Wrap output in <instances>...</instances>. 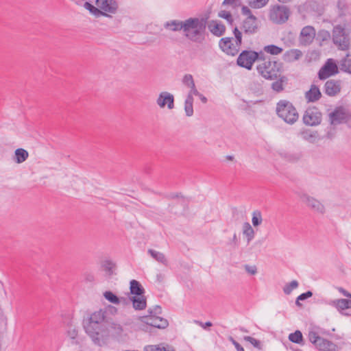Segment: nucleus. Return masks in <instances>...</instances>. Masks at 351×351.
<instances>
[{"label":"nucleus","instance_id":"57","mask_svg":"<svg viewBox=\"0 0 351 351\" xmlns=\"http://www.w3.org/2000/svg\"><path fill=\"white\" fill-rule=\"evenodd\" d=\"M338 291H339L341 293H342L344 296L351 298V293H350L349 292H348V291H347L346 290H345L343 288H342V287H339V288H338Z\"/></svg>","mask_w":351,"mask_h":351},{"label":"nucleus","instance_id":"53","mask_svg":"<svg viewBox=\"0 0 351 351\" xmlns=\"http://www.w3.org/2000/svg\"><path fill=\"white\" fill-rule=\"evenodd\" d=\"M229 340L234 346L237 351H245L244 348L233 337H230Z\"/></svg>","mask_w":351,"mask_h":351},{"label":"nucleus","instance_id":"32","mask_svg":"<svg viewBox=\"0 0 351 351\" xmlns=\"http://www.w3.org/2000/svg\"><path fill=\"white\" fill-rule=\"evenodd\" d=\"M287 77L284 75L280 76L279 79L277 81L272 83L271 88L274 90L278 93L281 92L284 89V84H287Z\"/></svg>","mask_w":351,"mask_h":351},{"label":"nucleus","instance_id":"52","mask_svg":"<svg viewBox=\"0 0 351 351\" xmlns=\"http://www.w3.org/2000/svg\"><path fill=\"white\" fill-rule=\"evenodd\" d=\"M67 333L71 339H75L77 335V330L75 327H70Z\"/></svg>","mask_w":351,"mask_h":351},{"label":"nucleus","instance_id":"28","mask_svg":"<svg viewBox=\"0 0 351 351\" xmlns=\"http://www.w3.org/2000/svg\"><path fill=\"white\" fill-rule=\"evenodd\" d=\"M208 27L212 34L217 36H221L225 32V26L217 21H212Z\"/></svg>","mask_w":351,"mask_h":351},{"label":"nucleus","instance_id":"12","mask_svg":"<svg viewBox=\"0 0 351 351\" xmlns=\"http://www.w3.org/2000/svg\"><path fill=\"white\" fill-rule=\"evenodd\" d=\"M338 73V67L332 59H328L318 73L320 80H325Z\"/></svg>","mask_w":351,"mask_h":351},{"label":"nucleus","instance_id":"21","mask_svg":"<svg viewBox=\"0 0 351 351\" xmlns=\"http://www.w3.org/2000/svg\"><path fill=\"white\" fill-rule=\"evenodd\" d=\"M302 55V52L300 49H293L287 51L283 54L282 59L287 62H292L301 58Z\"/></svg>","mask_w":351,"mask_h":351},{"label":"nucleus","instance_id":"15","mask_svg":"<svg viewBox=\"0 0 351 351\" xmlns=\"http://www.w3.org/2000/svg\"><path fill=\"white\" fill-rule=\"evenodd\" d=\"M140 321L146 325L157 328L159 329L166 328L168 325V321L161 317H140Z\"/></svg>","mask_w":351,"mask_h":351},{"label":"nucleus","instance_id":"34","mask_svg":"<svg viewBox=\"0 0 351 351\" xmlns=\"http://www.w3.org/2000/svg\"><path fill=\"white\" fill-rule=\"evenodd\" d=\"M263 50L265 52L274 56L281 53L283 51L282 48L279 47L275 45H269L265 46Z\"/></svg>","mask_w":351,"mask_h":351},{"label":"nucleus","instance_id":"62","mask_svg":"<svg viewBox=\"0 0 351 351\" xmlns=\"http://www.w3.org/2000/svg\"><path fill=\"white\" fill-rule=\"evenodd\" d=\"M346 304L348 306V308H351V300L346 299Z\"/></svg>","mask_w":351,"mask_h":351},{"label":"nucleus","instance_id":"27","mask_svg":"<svg viewBox=\"0 0 351 351\" xmlns=\"http://www.w3.org/2000/svg\"><path fill=\"white\" fill-rule=\"evenodd\" d=\"M29 156V154L27 151L23 148H18L14 152V156L13 158V160L18 163H22L25 161Z\"/></svg>","mask_w":351,"mask_h":351},{"label":"nucleus","instance_id":"46","mask_svg":"<svg viewBox=\"0 0 351 351\" xmlns=\"http://www.w3.org/2000/svg\"><path fill=\"white\" fill-rule=\"evenodd\" d=\"M233 34L234 36V43H237L239 47H241L242 44V33L241 31L238 29L237 27H235L233 30Z\"/></svg>","mask_w":351,"mask_h":351},{"label":"nucleus","instance_id":"35","mask_svg":"<svg viewBox=\"0 0 351 351\" xmlns=\"http://www.w3.org/2000/svg\"><path fill=\"white\" fill-rule=\"evenodd\" d=\"M331 306H335L338 311L348 309L346 299H337L330 302Z\"/></svg>","mask_w":351,"mask_h":351},{"label":"nucleus","instance_id":"1","mask_svg":"<svg viewBox=\"0 0 351 351\" xmlns=\"http://www.w3.org/2000/svg\"><path fill=\"white\" fill-rule=\"evenodd\" d=\"M207 18L191 17L184 20V35L194 43H200L204 40Z\"/></svg>","mask_w":351,"mask_h":351},{"label":"nucleus","instance_id":"29","mask_svg":"<svg viewBox=\"0 0 351 351\" xmlns=\"http://www.w3.org/2000/svg\"><path fill=\"white\" fill-rule=\"evenodd\" d=\"M301 138L311 143H314L317 138V132L310 130H304L300 133Z\"/></svg>","mask_w":351,"mask_h":351},{"label":"nucleus","instance_id":"60","mask_svg":"<svg viewBox=\"0 0 351 351\" xmlns=\"http://www.w3.org/2000/svg\"><path fill=\"white\" fill-rule=\"evenodd\" d=\"M185 103L193 104V96L191 95V94H187Z\"/></svg>","mask_w":351,"mask_h":351},{"label":"nucleus","instance_id":"37","mask_svg":"<svg viewBox=\"0 0 351 351\" xmlns=\"http://www.w3.org/2000/svg\"><path fill=\"white\" fill-rule=\"evenodd\" d=\"M104 297L106 300H107L110 303L114 304H119L120 300L119 298L114 293L110 291H106L104 293Z\"/></svg>","mask_w":351,"mask_h":351},{"label":"nucleus","instance_id":"36","mask_svg":"<svg viewBox=\"0 0 351 351\" xmlns=\"http://www.w3.org/2000/svg\"><path fill=\"white\" fill-rule=\"evenodd\" d=\"M102 267L104 270L106 271V275L112 276L114 274V271L115 269L116 265L115 264L110 261H106L102 264Z\"/></svg>","mask_w":351,"mask_h":351},{"label":"nucleus","instance_id":"42","mask_svg":"<svg viewBox=\"0 0 351 351\" xmlns=\"http://www.w3.org/2000/svg\"><path fill=\"white\" fill-rule=\"evenodd\" d=\"M269 0H247L249 5L255 9H258L264 7Z\"/></svg>","mask_w":351,"mask_h":351},{"label":"nucleus","instance_id":"41","mask_svg":"<svg viewBox=\"0 0 351 351\" xmlns=\"http://www.w3.org/2000/svg\"><path fill=\"white\" fill-rule=\"evenodd\" d=\"M298 282L295 280H292L291 282L286 284L283 287V291L286 295H289L293 289L298 287Z\"/></svg>","mask_w":351,"mask_h":351},{"label":"nucleus","instance_id":"47","mask_svg":"<svg viewBox=\"0 0 351 351\" xmlns=\"http://www.w3.org/2000/svg\"><path fill=\"white\" fill-rule=\"evenodd\" d=\"M313 295V293L311 291H308L305 293L300 294L296 299L295 304L298 306H301L300 300H305L307 298H311Z\"/></svg>","mask_w":351,"mask_h":351},{"label":"nucleus","instance_id":"14","mask_svg":"<svg viewBox=\"0 0 351 351\" xmlns=\"http://www.w3.org/2000/svg\"><path fill=\"white\" fill-rule=\"evenodd\" d=\"M156 104L160 108L167 106L169 110H172L174 108V96L167 91L161 92L156 99Z\"/></svg>","mask_w":351,"mask_h":351},{"label":"nucleus","instance_id":"9","mask_svg":"<svg viewBox=\"0 0 351 351\" xmlns=\"http://www.w3.org/2000/svg\"><path fill=\"white\" fill-rule=\"evenodd\" d=\"M257 58V52L252 50H244L239 54L237 62L239 66L250 70Z\"/></svg>","mask_w":351,"mask_h":351},{"label":"nucleus","instance_id":"11","mask_svg":"<svg viewBox=\"0 0 351 351\" xmlns=\"http://www.w3.org/2000/svg\"><path fill=\"white\" fill-rule=\"evenodd\" d=\"M219 47L228 55L235 56L239 51L240 47L234 43L233 38H223L219 41Z\"/></svg>","mask_w":351,"mask_h":351},{"label":"nucleus","instance_id":"7","mask_svg":"<svg viewBox=\"0 0 351 351\" xmlns=\"http://www.w3.org/2000/svg\"><path fill=\"white\" fill-rule=\"evenodd\" d=\"M330 121L332 125L346 123L351 128V114L343 108H337L329 114Z\"/></svg>","mask_w":351,"mask_h":351},{"label":"nucleus","instance_id":"33","mask_svg":"<svg viewBox=\"0 0 351 351\" xmlns=\"http://www.w3.org/2000/svg\"><path fill=\"white\" fill-rule=\"evenodd\" d=\"M84 7L96 17H99L101 16H108L107 14L100 10L99 8L95 7L88 2H85Z\"/></svg>","mask_w":351,"mask_h":351},{"label":"nucleus","instance_id":"58","mask_svg":"<svg viewBox=\"0 0 351 351\" xmlns=\"http://www.w3.org/2000/svg\"><path fill=\"white\" fill-rule=\"evenodd\" d=\"M267 60L268 59H267L265 57V55L264 53H263L262 52L261 53H258V58L256 59V60L258 61V63L260 62H262L263 60Z\"/></svg>","mask_w":351,"mask_h":351},{"label":"nucleus","instance_id":"22","mask_svg":"<svg viewBox=\"0 0 351 351\" xmlns=\"http://www.w3.org/2000/svg\"><path fill=\"white\" fill-rule=\"evenodd\" d=\"M129 300L132 303V306L135 310H143L146 308L147 302L144 295L130 296Z\"/></svg>","mask_w":351,"mask_h":351},{"label":"nucleus","instance_id":"63","mask_svg":"<svg viewBox=\"0 0 351 351\" xmlns=\"http://www.w3.org/2000/svg\"><path fill=\"white\" fill-rule=\"evenodd\" d=\"M237 241V234H234L233 235V238H232V241L236 243Z\"/></svg>","mask_w":351,"mask_h":351},{"label":"nucleus","instance_id":"40","mask_svg":"<svg viewBox=\"0 0 351 351\" xmlns=\"http://www.w3.org/2000/svg\"><path fill=\"white\" fill-rule=\"evenodd\" d=\"M147 313L148 314L144 317H159V315L162 314V308L158 305H156L152 308H149L147 311Z\"/></svg>","mask_w":351,"mask_h":351},{"label":"nucleus","instance_id":"50","mask_svg":"<svg viewBox=\"0 0 351 351\" xmlns=\"http://www.w3.org/2000/svg\"><path fill=\"white\" fill-rule=\"evenodd\" d=\"M223 5H230L232 8H236L240 5L239 0H224L223 1Z\"/></svg>","mask_w":351,"mask_h":351},{"label":"nucleus","instance_id":"23","mask_svg":"<svg viewBox=\"0 0 351 351\" xmlns=\"http://www.w3.org/2000/svg\"><path fill=\"white\" fill-rule=\"evenodd\" d=\"M321 92L317 86L311 85V88L305 93V98L308 102H315L321 97Z\"/></svg>","mask_w":351,"mask_h":351},{"label":"nucleus","instance_id":"6","mask_svg":"<svg viewBox=\"0 0 351 351\" xmlns=\"http://www.w3.org/2000/svg\"><path fill=\"white\" fill-rule=\"evenodd\" d=\"M290 12L285 5H274L269 11V19L275 23L282 24L285 23L289 16Z\"/></svg>","mask_w":351,"mask_h":351},{"label":"nucleus","instance_id":"10","mask_svg":"<svg viewBox=\"0 0 351 351\" xmlns=\"http://www.w3.org/2000/svg\"><path fill=\"white\" fill-rule=\"evenodd\" d=\"M303 123L309 126H315L322 121V113L318 108H308L306 110L302 117Z\"/></svg>","mask_w":351,"mask_h":351},{"label":"nucleus","instance_id":"2","mask_svg":"<svg viewBox=\"0 0 351 351\" xmlns=\"http://www.w3.org/2000/svg\"><path fill=\"white\" fill-rule=\"evenodd\" d=\"M106 311L101 309L95 311L90 315L88 324L84 326L86 332L90 336L93 341L100 346L104 343L100 332L102 324L106 318Z\"/></svg>","mask_w":351,"mask_h":351},{"label":"nucleus","instance_id":"48","mask_svg":"<svg viewBox=\"0 0 351 351\" xmlns=\"http://www.w3.org/2000/svg\"><path fill=\"white\" fill-rule=\"evenodd\" d=\"M219 16L223 19H226L230 23L232 22V14L226 10H221L219 12Z\"/></svg>","mask_w":351,"mask_h":351},{"label":"nucleus","instance_id":"61","mask_svg":"<svg viewBox=\"0 0 351 351\" xmlns=\"http://www.w3.org/2000/svg\"><path fill=\"white\" fill-rule=\"evenodd\" d=\"M197 97H199V98L200 99V100L204 103V104H206L207 102V98L204 96L202 94L199 93V95H198Z\"/></svg>","mask_w":351,"mask_h":351},{"label":"nucleus","instance_id":"44","mask_svg":"<svg viewBox=\"0 0 351 351\" xmlns=\"http://www.w3.org/2000/svg\"><path fill=\"white\" fill-rule=\"evenodd\" d=\"M182 82L183 84L187 86L188 88L195 84L193 77L191 74L184 75Z\"/></svg>","mask_w":351,"mask_h":351},{"label":"nucleus","instance_id":"64","mask_svg":"<svg viewBox=\"0 0 351 351\" xmlns=\"http://www.w3.org/2000/svg\"><path fill=\"white\" fill-rule=\"evenodd\" d=\"M240 330L243 332H248V331L246 329H245L244 328H241Z\"/></svg>","mask_w":351,"mask_h":351},{"label":"nucleus","instance_id":"43","mask_svg":"<svg viewBox=\"0 0 351 351\" xmlns=\"http://www.w3.org/2000/svg\"><path fill=\"white\" fill-rule=\"evenodd\" d=\"M112 332L117 337H121L123 332V328L121 325L117 323H112L110 326Z\"/></svg>","mask_w":351,"mask_h":351},{"label":"nucleus","instance_id":"8","mask_svg":"<svg viewBox=\"0 0 351 351\" xmlns=\"http://www.w3.org/2000/svg\"><path fill=\"white\" fill-rule=\"evenodd\" d=\"M334 43L341 50H346L349 47V38L345 29L340 25L335 26L332 32Z\"/></svg>","mask_w":351,"mask_h":351},{"label":"nucleus","instance_id":"31","mask_svg":"<svg viewBox=\"0 0 351 351\" xmlns=\"http://www.w3.org/2000/svg\"><path fill=\"white\" fill-rule=\"evenodd\" d=\"M243 234L246 237L247 243H250L254 237L255 232L248 222L243 224Z\"/></svg>","mask_w":351,"mask_h":351},{"label":"nucleus","instance_id":"16","mask_svg":"<svg viewBox=\"0 0 351 351\" xmlns=\"http://www.w3.org/2000/svg\"><path fill=\"white\" fill-rule=\"evenodd\" d=\"M241 29L245 34H254L257 32L258 29V19L255 16L246 17L243 21Z\"/></svg>","mask_w":351,"mask_h":351},{"label":"nucleus","instance_id":"24","mask_svg":"<svg viewBox=\"0 0 351 351\" xmlns=\"http://www.w3.org/2000/svg\"><path fill=\"white\" fill-rule=\"evenodd\" d=\"M147 254L150 255V256L154 259L158 263L162 264L163 265H168V260L162 252L159 251H156L153 249H149L147 250Z\"/></svg>","mask_w":351,"mask_h":351},{"label":"nucleus","instance_id":"5","mask_svg":"<svg viewBox=\"0 0 351 351\" xmlns=\"http://www.w3.org/2000/svg\"><path fill=\"white\" fill-rule=\"evenodd\" d=\"M280 70V64L276 61L263 60L258 63L257 71L263 77L267 80L276 79Z\"/></svg>","mask_w":351,"mask_h":351},{"label":"nucleus","instance_id":"39","mask_svg":"<svg viewBox=\"0 0 351 351\" xmlns=\"http://www.w3.org/2000/svg\"><path fill=\"white\" fill-rule=\"evenodd\" d=\"M289 339L293 343L300 344L303 341V336L300 330H296L289 335Z\"/></svg>","mask_w":351,"mask_h":351},{"label":"nucleus","instance_id":"17","mask_svg":"<svg viewBox=\"0 0 351 351\" xmlns=\"http://www.w3.org/2000/svg\"><path fill=\"white\" fill-rule=\"evenodd\" d=\"M95 3L99 10L104 13L114 14L118 8V4L115 0H96Z\"/></svg>","mask_w":351,"mask_h":351},{"label":"nucleus","instance_id":"13","mask_svg":"<svg viewBox=\"0 0 351 351\" xmlns=\"http://www.w3.org/2000/svg\"><path fill=\"white\" fill-rule=\"evenodd\" d=\"M301 200L306 204L307 206L313 209L314 211L324 214L326 212L324 205L318 199L309 196L308 195L304 194L301 196Z\"/></svg>","mask_w":351,"mask_h":351},{"label":"nucleus","instance_id":"38","mask_svg":"<svg viewBox=\"0 0 351 351\" xmlns=\"http://www.w3.org/2000/svg\"><path fill=\"white\" fill-rule=\"evenodd\" d=\"M263 222L261 212L256 210L252 213V223L254 227L260 226Z\"/></svg>","mask_w":351,"mask_h":351},{"label":"nucleus","instance_id":"19","mask_svg":"<svg viewBox=\"0 0 351 351\" xmlns=\"http://www.w3.org/2000/svg\"><path fill=\"white\" fill-rule=\"evenodd\" d=\"M341 91V84L339 81L334 80H328L324 85V93L330 97H334Z\"/></svg>","mask_w":351,"mask_h":351},{"label":"nucleus","instance_id":"25","mask_svg":"<svg viewBox=\"0 0 351 351\" xmlns=\"http://www.w3.org/2000/svg\"><path fill=\"white\" fill-rule=\"evenodd\" d=\"M143 351H176L175 349L165 343H160L158 345H147L143 348Z\"/></svg>","mask_w":351,"mask_h":351},{"label":"nucleus","instance_id":"18","mask_svg":"<svg viewBox=\"0 0 351 351\" xmlns=\"http://www.w3.org/2000/svg\"><path fill=\"white\" fill-rule=\"evenodd\" d=\"M315 36V29L312 26H306L300 32V42L303 45H308L313 42Z\"/></svg>","mask_w":351,"mask_h":351},{"label":"nucleus","instance_id":"26","mask_svg":"<svg viewBox=\"0 0 351 351\" xmlns=\"http://www.w3.org/2000/svg\"><path fill=\"white\" fill-rule=\"evenodd\" d=\"M130 293L134 295L133 296L141 295L145 293V289L141 285V283L136 280H132L130 281Z\"/></svg>","mask_w":351,"mask_h":351},{"label":"nucleus","instance_id":"49","mask_svg":"<svg viewBox=\"0 0 351 351\" xmlns=\"http://www.w3.org/2000/svg\"><path fill=\"white\" fill-rule=\"evenodd\" d=\"M184 111L187 117H191L193 114V104L184 102Z\"/></svg>","mask_w":351,"mask_h":351},{"label":"nucleus","instance_id":"45","mask_svg":"<svg viewBox=\"0 0 351 351\" xmlns=\"http://www.w3.org/2000/svg\"><path fill=\"white\" fill-rule=\"evenodd\" d=\"M243 339L247 342H250L251 344L254 346V347L261 350L262 349L261 343L259 340H257L250 336H245Z\"/></svg>","mask_w":351,"mask_h":351},{"label":"nucleus","instance_id":"55","mask_svg":"<svg viewBox=\"0 0 351 351\" xmlns=\"http://www.w3.org/2000/svg\"><path fill=\"white\" fill-rule=\"evenodd\" d=\"M190 88V90L189 91L188 94H191V95L193 96H198L199 95V92L196 88L195 84L189 87Z\"/></svg>","mask_w":351,"mask_h":351},{"label":"nucleus","instance_id":"54","mask_svg":"<svg viewBox=\"0 0 351 351\" xmlns=\"http://www.w3.org/2000/svg\"><path fill=\"white\" fill-rule=\"evenodd\" d=\"M241 13L246 16L247 17H250V16H254L252 14V12L250 10V9L247 7V6H245L243 5L241 8Z\"/></svg>","mask_w":351,"mask_h":351},{"label":"nucleus","instance_id":"4","mask_svg":"<svg viewBox=\"0 0 351 351\" xmlns=\"http://www.w3.org/2000/svg\"><path fill=\"white\" fill-rule=\"evenodd\" d=\"M321 328L313 326L309 329L308 338L314 346L320 351H339L337 345L320 337Z\"/></svg>","mask_w":351,"mask_h":351},{"label":"nucleus","instance_id":"20","mask_svg":"<svg viewBox=\"0 0 351 351\" xmlns=\"http://www.w3.org/2000/svg\"><path fill=\"white\" fill-rule=\"evenodd\" d=\"M184 21L171 20L165 22L163 25L164 28L170 32L184 31Z\"/></svg>","mask_w":351,"mask_h":351},{"label":"nucleus","instance_id":"30","mask_svg":"<svg viewBox=\"0 0 351 351\" xmlns=\"http://www.w3.org/2000/svg\"><path fill=\"white\" fill-rule=\"evenodd\" d=\"M341 70L351 73V53H348L339 62Z\"/></svg>","mask_w":351,"mask_h":351},{"label":"nucleus","instance_id":"51","mask_svg":"<svg viewBox=\"0 0 351 351\" xmlns=\"http://www.w3.org/2000/svg\"><path fill=\"white\" fill-rule=\"evenodd\" d=\"M244 267L245 271L251 275H254L257 273V268L255 265L250 266L248 265H245Z\"/></svg>","mask_w":351,"mask_h":351},{"label":"nucleus","instance_id":"59","mask_svg":"<svg viewBox=\"0 0 351 351\" xmlns=\"http://www.w3.org/2000/svg\"><path fill=\"white\" fill-rule=\"evenodd\" d=\"M119 300H120V304H122L123 305H127L131 302V301L129 300V298H119Z\"/></svg>","mask_w":351,"mask_h":351},{"label":"nucleus","instance_id":"3","mask_svg":"<svg viewBox=\"0 0 351 351\" xmlns=\"http://www.w3.org/2000/svg\"><path fill=\"white\" fill-rule=\"evenodd\" d=\"M277 116L289 125L295 124L299 119V114L293 104L286 99H281L276 104Z\"/></svg>","mask_w":351,"mask_h":351},{"label":"nucleus","instance_id":"56","mask_svg":"<svg viewBox=\"0 0 351 351\" xmlns=\"http://www.w3.org/2000/svg\"><path fill=\"white\" fill-rule=\"evenodd\" d=\"M194 322L199 326H202L203 328L206 329V327H210L212 326V323L210 322H207L205 324L202 323V322L195 320Z\"/></svg>","mask_w":351,"mask_h":351}]
</instances>
